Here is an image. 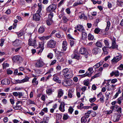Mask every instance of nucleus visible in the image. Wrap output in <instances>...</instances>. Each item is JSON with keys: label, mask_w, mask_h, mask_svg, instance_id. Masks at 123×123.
Instances as JSON below:
<instances>
[{"label": "nucleus", "mask_w": 123, "mask_h": 123, "mask_svg": "<svg viewBox=\"0 0 123 123\" xmlns=\"http://www.w3.org/2000/svg\"><path fill=\"white\" fill-rule=\"evenodd\" d=\"M35 67L37 68H41L45 65V63L42 59L37 60L35 63Z\"/></svg>", "instance_id": "nucleus-1"}, {"label": "nucleus", "mask_w": 123, "mask_h": 123, "mask_svg": "<svg viewBox=\"0 0 123 123\" xmlns=\"http://www.w3.org/2000/svg\"><path fill=\"white\" fill-rule=\"evenodd\" d=\"M56 8V6L55 4H52L50 5L46 8L47 13H51L54 11Z\"/></svg>", "instance_id": "nucleus-2"}, {"label": "nucleus", "mask_w": 123, "mask_h": 123, "mask_svg": "<svg viewBox=\"0 0 123 123\" xmlns=\"http://www.w3.org/2000/svg\"><path fill=\"white\" fill-rule=\"evenodd\" d=\"M29 78V77L26 76L25 78L23 79L22 80H14L13 82L15 84H21L24 83L25 82L28 81Z\"/></svg>", "instance_id": "nucleus-3"}, {"label": "nucleus", "mask_w": 123, "mask_h": 123, "mask_svg": "<svg viewBox=\"0 0 123 123\" xmlns=\"http://www.w3.org/2000/svg\"><path fill=\"white\" fill-rule=\"evenodd\" d=\"M110 39L112 41V46L110 47V49H114L117 48L118 45L116 44V39L114 37H111L110 38Z\"/></svg>", "instance_id": "nucleus-4"}, {"label": "nucleus", "mask_w": 123, "mask_h": 123, "mask_svg": "<svg viewBox=\"0 0 123 123\" xmlns=\"http://www.w3.org/2000/svg\"><path fill=\"white\" fill-rule=\"evenodd\" d=\"M71 57L72 59H74L78 60L80 59V56L78 54V51L77 50H74L73 53L71 55Z\"/></svg>", "instance_id": "nucleus-5"}, {"label": "nucleus", "mask_w": 123, "mask_h": 123, "mask_svg": "<svg viewBox=\"0 0 123 123\" xmlns=\"http://www.w3.org/2000/svg\"><path fill=\"white\" fill-rule=\"evenodd\" d=\"M56 42L52 40H51L47 43V46L49 47L54 48L55 47Z\"/></svg>", "instance_id": "nucleus-6"}, {"label": "nucleus", "mask_w": 123, "mask_h": 123, "mask_svg": "<svg viewBox=\"0 0 123 123\" xmlns=\"http://www.w3.org/2000/svg\"><path fill=\"white\" fill-rule=\"evenodd\" d=\"M62 83L64 86H69L73 84V81L71 80H65Z\"/></svg>", "instance_id": "nucleus-7"}, {"label": "nucleus", "mask_w": 123, "mask_h": 123, "mask_svg": "<svg viewBox=\"0 0 123 123\" xmlns=\"http://www.w3.org/2000/svg\"><path fill=\"white\" fill-rule=\"evenodd\" d=\"M36 41L35 39L32 41V39H31V37H30L28 40V45H29L36 46Z\"/></svg>", "instance_id": "nucleus-8"}, {"label": "nucleus", "mask_w": 123, "mask_h": 123, "mask_svg": "<svg viewBox=\"0 0 123 123\" xmlns=\"http://www.w3.org/2000/svg\"><path fill=\"white\" fill-rule=\"evenodd\" d=\"M79 52L81 54L86 55L88 54L86 49L84 47H82L80 48Z\"/></svg>", "instance_id": "nucleus-9"}, {"label": "nucleus", "mask_w": 123, "mask_h": 123, "mask_svg": "<svg viewBox=\"0 0 123 123\" xmlns=\"http://www.w3.org/2000/svg\"><path fill=\"white\" fill-rule=\"evenodd\" d=\"M40 16L39 13H37L33 15V19L36 21H38L40 20Z\"/></svg>", "instance_id": "nucleus-10"}, {"label": "nucleus", "mask_w": 123, "mask_h": 123, "mask_svg": "<svg viewBox=\"0 0 123 123\" xmlns=\"http://www.w3.org/2000/svg\"><path fill=\"white\" fill-rule=\"evenodd\" d=\"M122 57V56L121 55H119L114 57L112 60L111 61L113 62L116 63L120 60L121 59Z\"/></svg>", "instance_id": "nucleus-11"}, {"label": "nucleus", "mask_w": 123, "mask_h": 123, "mask_svg": "<svg viewBox=\"0 0 123 123\" xmlns=\"http://www.w3.org/2000/svg\"><path fill=\"white\" fill-rule=\"evenodd\" d=\"M74 89L73 88H70L68 91V96L70 98H72L74 95Z\"/></svg>", "instance_id": "nucleus-12"}, {"label": "nucleus", "mask_w": 123, "mask_h": 123, "mask_svg": "<svg viewBox=\"0 0 123 123\" xmlns=\"http://www.w3.org/2000/svg\"><path fill=\"white\" fill-rule=\"evenodd\" d=\"M101 51V49L97 47L94 48L92 50V52L93 54L96 55L99 53Z\"/></svg>", "instance_id": "nucleus-13"}, {"label": "nucleus", "mask_w": 123, "mask_h": 123, "mask_svg": "<svg viewBox=\"0 0 123 123\" xmlns=\"http://www.w3.org/2000/svg\"><path fill=\"white\" fill-rule=\"evenodd\" d=\"M121 87H118L116 90L117 92L113 96V99L116 98L118 96L119 94L121 93L122 91L121 90Z\"/></svg>", "instance_id": "nucleus-14"}, {"label": "nucleus", "mask_w": 123, "mask_h": 123, "mask_svg": "<svg viewBox=\"0 0 123 123\" xmlns=\"http://www.w3.org/2000/svg\"><path fill=\"white\" fill-rule=\"evenodd\" d=\"M75 28L78 31L81 32L83 31H85V29L82 26L80 25H78Z\"/></svg>", "instance_id": "nucleus-15"}, {"label": "nucleus", "mask_w": 123, "mask_h": 123, "mask_svg": "<svg viewBox=\"0 0 123 123\" xmlns=\"http://www.w3.org/2000/svg\"><path fill=\"white\" fill-rule=\"evenodd\" d=\"M22 58L19 55H15L13 57L12 60L15 62L19 61L22 60Z\"/></svg>", "instance_id": "nucleus-16"}, {"label": "nucleus", "mask_w": 123, "mask_h": 123, "mask_svg": "<svg viewBox=\"0 0 123 123\" xmlns=\"http://www.w3.org/2000/svg\"><path fill=\"white\" fill-rule=\"evenodd\" d=\"M67 43L66 41H63L62 43V49H61L63 51H66L67 48Z\"/></svg>", "instance_id": "nucleus-17"}, {"label": "nucleus", "mask_w": 123, "mask_h": 123, "mask_svg": "<svg viewBox=\"0 0 123 123\" xmlns=\"http://www.w3.org/2000/svg\"><path fill=\"white\" fill-rule=\"evenodd\" d=\"M73 74L72 71H70L65 77L66 78L69 79L70 78H72L73 77Z\"/></svg>", "instance_id": "nucleus-18"}, {"label": "nucleus", "mask_w": 123, "mask_h": 123, "mask_svg": "<svg viewBox=\"0 0 123 123\" xmlns=\"http://www.w3.org/2000/svg\"><path fill=\"white\" fill-rule=\"evenodd\" d=\"M1 84L3 85H9L10 83L9 80L8 79H5L1 81Z\"/></svg>", "instance_id": "nucleus-19"}, {"label": "nucleus", "mask_w": 123, "mask_h": 123, "mask_svg": "<svg viewBox=\"0 0 123 123\" xmlns=\"http://www.w3.org/2000/svg\"><path fill=\"white\" fill-rule=\"evenodd\" d=\"M54 92V90L52 88H48L46 90V94L48 95H50L52 94L53 92Z\"/></svg>", "instance_id": "nucleus-20"}, {"label": "nucleus", "mask_w": 123, "mask_h": 123, "mask_svg": "<svg viewBox=\"0 0 123 123\" xmlns=\"http://www.w3.org/2000/svg\"><path fill=\"white\" fill-rule=\"evenodd\" d=\"M65 104L64 102H62L61 103L59 108V109L61 111L63 112L65 111Z\"/></svg>", "instance_id": "nucleus-21"}, {"label": "nucleus", "mask_w": 123, "mask_h": 123, "mask_svg": "<svg viewBox=\"0 0 123 123\" xmlns=\"http://www.w3.org/2000/svg\"><path fill=\"white\" fill-rule=\"evenodd\" d=\"M116 85H110L109 86H107V89L108 91H111L114 90L116 88Z\"/></svg>", "instance_id": "nucleus-22"}, {"label": "nucleus", "mask_w": 123, "mask_h": 123, "mask_svg": "<svg viewBox=\"0 0 123 123\" xmlns=\"http://www.w3.org/2000/svg\"><path fill=\"white\" fill-rule=\"evenodd\" d=\"M53 80L54 81L59 83H61V81L60 80H59V78L57 76L56 74H54L53 75Z\"/></svg>", "instance_id": "nucleus-23"}, {"label": "nucleus", "mask_w": 123, "mask_h": 123, "mask_svg": "<svg viewBox=\"0 0 123 123\" xmlns=\"http://www.w3.org/2000/svg\"><path fill=\"white\" fill-rule=\"evenodd\" d=\"M103 61H101L100 62L97 63L93 66V68L95 69L98 68L103 64Z\"/></svg>", "instance_id": "nucleus-24"}, {"label": "nucleus", "mask_w": 123, "mask_h": 123, "mask_svg": "<svg viewBox=\"0 0 123 123\" xmlns=\"http://www.w3.org/2000/svg\"><path fill=\"white\" fill-rule=\"evenodd\" d=\"M42 5L41 3L38 4V10L37 11V13L40 14L42 9Z\"/></svg>", "instance_id": "nucleus-25"}, {"label": "nucleus", "mask_w": 123, "mask_h": 123, "mask_svg": "<svg viewBox=\"0 0 123 123\" xmlns=\"http://www.w3.org/2000/svg\"><path fill=\"white\" fill-rule=\"evenodd\" d=\"M21 41L18 39H16L13 42V45L15 46H18L20 44Z\"/></svg>", "instance_id": "nucleus-26"}, {"label": "nucleus", "mask_w": 123, "mask_h": 123, "mask_svg": "<svg viewBox=\"0 0 123 123\" xmlns=\"http://www.w3.org/2000/svg\"><path fill=\"white\" fill-rule=\"evenodd\" d=\"M69 72L68 68H66L64 69L62 71L63 75L65 77Z\"/></svg>", "instance_id": "nucleus-27"}, {"label": "nucleus", "mask_w": 123, "mask_h": 123, "mask_svg": "<svg viewBox=\"0 0 123 123\" xmlns=\"http://www.w3.org/2000/svg\"><path fill=\"white\" fill-rule=\"evenodd\" d=\"M37 78H34L32 80V83L33 85L34 86H37L38 83V81L37 80Z\"/></svg>", "instance_id": "nucleus-28"}, {"label": "nucleus", "mask_w": 123, "mask_h": 123, "mask_svg": "<svg viewBox=\"0 0 123 123\" xmlns=\"http://www.w3.org/2000/svg\"><path fill=\"white\" fill-rule=\"evenodd\" d=\"M49 117H46L43 118V121L41 122L40 123H48Z\"/></svg>", "instance_id": "nucleus-29"}, {"label": "nucleus", "mask_w": 123, "mask_h": 123, "mask_svg": "<svg viewBox=\"0 0 123 123\" xmlns=\"http://www.w3.org/2000/svg\"><path fill=\"white\" fill-rule=\"evenodd\" d=\"M63 91L62 89H60L58 91L57 96L58 98H60L63 96Z\"/></svg>", "instance_id": "nucleus-30"}, {"label": "nucleus", "mask_w": 123, "mask_h": 123, "mask_svg": "<svg viewBox=\"0 0 123 123\" xmlns=\"http://www.w3.org/2000/svg\"><path fill=\"white\" fill-rule=\"evenodd\" d=\"M44 41H41L39 42V47L41 48H42L41 51L44 49Z\"/></svg>", "instance_id": "nucleus-31"}, {"label": "nucleus", "mask_w": 123, "mask_h": 123, "mask_svg": "<svg viewBox=\"0 0 123 123\" xmlns=\"http://www.w3.org/2000/svg\"><path fill=\"white\" fill-rule=\"evenodd\" d=\"M82 32V38L83 40L85 39L87 37V34L85 31Z\"/></svg>", "instance_id": "nucleus-32"}, {"label": "nucleus", "mask_w": 123, "mask_h": 123, "mask_svg": "<svg viewBox=\"0 0 123 123\" xmlns=\"http://www.w3.org/2000/svg\"><path fill=\"white\" fill-rule=\"evenodd\" d=\"M83 4V3L82 1V0H80L79 2H77L74 3L73 6H75L82 4Z\"/></svg>", "instance_id": "nucleus-33"}, {"label": "nucleus", "mask_w": 123, "mask_h": 123, "mask_svg": "<svg viewBox=\"0 0 123 123\" xmlns=\"http://www.w3.org/2000/svg\"><path fill=\"white\" fill-rule=\"evenodd\" d=\"M101 74V72H99L96 74L94 75L92 77L91 79H93L94 78L99 77Z\"/></svg>", "instance_id": "nucleus-34"}, {"label": "nucleus", "mask_w": 123, "mask_h": 123, "mask_svg": "<svg viewBox=\"0 0 123 123\" xmlns=\"http://www.w3.org/2000/svg\"><path fill=\"white\" fill-rule=\"evenodd\" d=\"M104 43L105 46L106 47L110 49V44L108 42V40H104Z\"/></svg>", "instance_id": "nucleus-35"}, {"label": "nucleus", "mask_w": 123, "mask_h": 123, "mask_svg": "<svg viewBox=\"0 0 123 123\" xmlns=\"http://www.w3.org/2000/svg\"><path fill=\"white\" fill-rule=\"evenodd\" d=\"M50 37L49 36L44 37L43 36L42 37H39L38 38L39 39L42 41H44L46 39H47Z\"/></svg>", "instance_id": "nucleus-36"}, {"label": "nucleus", "mask_w": 123, "mask_h": 123, "mask_svg": "<svg viewBox=\"0 0 123 123\" xmlns=\"http://www.w3.org/2000/svg\"><path fill=\"white\" fill-rule=\"evenodd\" d=\"M117 3L119 6H123V0H117Z\"/></svg>", "instance_id": "nucleus-37"}, {"label": "nucleus", "mask_w": 123, "mask_h": 123, "mask_svg": "<svg viewBox=\"0 0 123 123\" xmlns=\"http://www.w3.org/2000/svg\"><path fill=\"white\" fill-rule=\"evenodd\" d=\"M44 29L43 27L40 26L38 30V32L40 33H42L44 31Z\"/></svg>", "instance_id": "nucleus-38"}, {"label": "nucleus", "mask_w": 123, "mask_h": 123, "mask_svg": "<svg viewBox=\"0 0 123 123\" xmlns=\"http://www.w3.org/2000/svg\"><path fill=\"white\" fill-rule=\"evenodd\" d=\"M95 45L98 47L101 48L102 47V44L99 41H97Z\"/></svg>", "instance_id": "nucleus-39"}, {"label": "nucleus", "mask_w": 123, "mask_h": 123, "mask_svg": "<svg viewBox=\"0 0 123 123\" xmlns=\"http://www.w3.org/2000/svg\"><path fill=\"white\" fill-rule=\"evenodd\" d=\"M123 100V97H120L117 99V103L119 105H121L122 101Z\"/></svg>", "instance_id": "nucleus-40"}, {"label": "nucleus", "mask_w": 123, "mask_h": 123, "mask_svg": "<svg viewBox=\"0 0 123 123\" xmlns=\"http://www.w3.org/2000/svg\"><path fill=\"white\" fill-rule=\"evenodd\" d=\"M94 38V37L93 35L91 34H89L88 36V39L89 40H93Z\"/></svg>", "instance_id": "nucleus-41"}, {"label": "nucleus", "mask_w": 123, "mask_h": 123, "mask_svg": "<svg viewBox=\"0 0 123 123\" xmlns=\"http://www.w3.org/2000/svg\"><path fill=\"white\" fill-rule=\"evenodd\" d=\"M79 17L80 19H86L87 18L85 16L84 14L83 13H81L80 15H79Z\"/></svg>", "instance_id": "nucleus-42"}, {"label": "nucleus", "mask_w": 123, "mask_h": 123, "mask_svg": "<svg viewBox=\"0 0 123 123\" xmlns=\"http://www.w3.org/2000/svg\"><path fill=\"white\" fill-rule=\"evenodd\" d=\"M55 36L56 37L58 38H61L62 37V34L60 32L56 33Z\"/></svg>", "instance_id": "nucleus-43"}, {"label": "nucleus", "mask_w": 123, "mask_h": 123, "mask_svg": "<svg viewBox=\"0 0 123 123\" xmlns=\"http://www.w3.org/2000/svg\"><path fill=\"white\" fill-rule=\"evenodd\" d=\"M101 31V29L99 28H96L95 29L94 31L95 33L98 34Z\"/></svg>", "instance_id": "nucleus-44"}, {"label": "nucleus", "mask_w": 123, "mask_h": 123, "mask_svg": "<svg viewBox=\"0 0 123 123\" xmlns=\"http://www.w3.org/2000/svg\"><path fill=\"white\" fill-rule=\"evenodd\" d=\"M69 118V116L67 114H63V119L65 120Z\"/></svg>", "instance_id": "nucleus-45"}, {"label": "nucleus", "mask_w": 123, "mask_h": 123, "mask_svg": "<svg viewBox=\"0 0 123 123\" xmlns=\"http://www.w3.org/2000/svg\"><path fill=\"white\" fill-rule=\"evenodd\" d=\"M9 66V65L8 64L6 63L5 62L3 63L2 64V66L3 68L4 69L8 67Z\"/></svg>", "instance_id": "nucleus-46"}, {"label": "nucleus", "mask_w": 123, "mask_h": 123, "mask_svg": "<svg viewBox=\"0 0 123 123\" xmlns=\"http://www.w3.org/2000/svg\"><path fill=\"white\" fill-rule=\"evenodd\" d=\"M53 22V21L52 19L47 20L46 21V23L47 25H50Z\"/></svg>", "instance_id": "nucleus-47"}, {"label": "nucleus", "mask_w": 123, "mask_h": 123, "mask_svg": "<svg viewBox=\"0 0 123 123\" xmlns=\"http://www.w3.org/2000/svg\"><path fill=\"white\" fill-rule=\"evenodd\" d=\"M53 56V54L51 53H49L47 55V57L50 59H52V58Z\"/></svg>", "instance_id": "nucleus-48"}, {"label": "nucleus", "mask_w": 123, "mask_h": 123, "mask_svg": "<svg viewBox=\"0 0 123 123\" xmlns=\"http://www.w3.org/2000/svg\"><path fill=\"white\" fill-rule=\"evenodd\" d=\"M62 19L64 21V22L65 23L67 22L69 20V19H68L65 16H64L62 17Z\"/></svg>", "instance_id": "nucleus-49"}, {"label": "nucleus", "mask_w": 123, "mask_h": 123, "mask_svg": "<svg viewBox=\"0 0 123 123\" xmlns=\"http://www.w3.org/2000/svg\"><path fill=\"white\" fill-rule=\"evenodd\" d=\"M74 111V109L72 108V107L70 106L68 109V112L70 114H71L73 111Z\"/></svg>", "instance_id": "nucleus-50"}, {"label": "nucleus", "mask_w": 123, "mask_h": 123, "mask_svg": "<svg viewBox=\"0 0 123 123\" xmlns=\"http://www.w3.org/2000/svg\"><path fill=\"white\" fill-rule=\"evenodd\" d=\"M121 116V115H118L116 119H115H115H113V121L115 122L116 121H118L119 120V118Z\"/></svg>", "instance_id": "nucleus-51"}, {"label": "nucleus", "mask_w": 123, "mask_h": 123, "mask_svg": "<svg viewBox=\"0 0 123 123\" xmlns=\"http://www.w3.org/2000/svg\"><path fill=\"white\" fill-rule=\"evenodd\" d=\"M107 5L108 8H111L113 6L112 3L109 2H108Z\"/></svg>", "instance_id": "nucleus-52"}, {"label": "nucleus", "mask_w": 123, "mask_h": 123, "mask_svg": "<svg viewBox=\"0 0 123 123\" xmlns=\"http://www.w3.org/2000/svg\"><path fill=\"white\" fill-rule=\"evenodd\" d=\"M86 118L85 117H82L81 119V121L82 122L85 123L86 122Z\"/></svg>", "instance_id": "nucleus-53"}, {"label": "nucleus", "mask_w": 123, "mask_h": 123, "mask_svg": "<svg viewBox=\"0 0 123 123\" xmlns=\"http://www.w3.org/2000/svg\"><path fill=\"white\" fill-rule=\"evenodd\" d=\"M13 108L15 110H20L21 108V107L20 106L16 105V106L13 107Z\"/></svg>", "instance_id": "nucleus-54"}, {"label": "nucleus", "mask_w": 123, "mask_h": 123, "mask_svg": "<svg viewBox=\"0 0 123 123\" xmlns=\"http://www.w3.org/2000/svg\"><path fill=\"white\" fill-rule=\"evenodd\" d=\"M18 22V21L16 19L14 21V22L15 23H14L13 25V29H14L16 27V26L17 25V23Z\"/></svg>", "instance_id": "nucleus-55"}, {"label": "nucleus", "mask_w": 123, "mask_h": 123, "mask_svg": "<svg viewBox=\"0 0 123 123\" xmlns=\"http://www.w3.org/2000/svg\"><path fill=\"white\" fill-rule=\"evenodd\" d=\"M114 72V75L115 76L118 77L120 73L118 71H115Z\"/></svg>", "instance_id": "nucleus-56"}, {"label": "nucleus", "mask_w": 123, "mask_h": 123, "mask_svg": "<svg viewBox=\"0 0 123 123\" xmlns=\"http://www.w3.org/2000/svg\"><path fill=\"white\" fill-rule=\"evenodd\" d=\"M117 69L120 70H123V64H121L117 68Z\"/></svg>", "instance_id": "nucleus-57"}, {"label": "nucleus", "mask_w": 123, "mask_h": 123, "mask_svg": "<svg viewBox=\"0 0 123 123\" xmlns=\"http://www.w3.org/2000/svg\"><path fill=\"white\" fill-rule=\"evenodd\" d=\"M53 17V14L52 13H51L48 15V17L50 19H52Z\"/></svg>", "instance_id": "nucleus-58"}, {"label": "nucleus", "mask_w": 123, "mask_h": 123, "mask_svg": "<svg viewBox=\"0 0 123 123\" xmlns=\"http://www.w3.org/2000/svg\"><path fill=\"white\" fill-rule=\"evenodd\" d=\"M96 99V98L95 97H94L92 98H91L89 100L90 102L92 103L95 101Z\"/></svg>", "instance_id": "nucleus-59"}, {"label": "nucleus", "mask_w": 123, "mask_h": 123, "mask_svg": "<svg viewBox=\"0 0 123 123\" xmlns=\"http://www.w3.org/2000/svg\"><path fill=\"white\" fill-rule=\"evenodd\" d=\"M5 40L4 39H1L0 40V45L1 46H2L4 44Z\"/></svg>", "instance_id": "nucleus-60"}, {"label": "nucleus", "mask_w": 123, "mask_h": 123, "mask_svg": "<svg viewBox=\"0 0 123 123\" xmlns=\"http://www.w3.org/2000/svg\"><path fill=\"white\" fill-rule=\"evenodd\" d=\"M84 85L86 86H88L89 84V81L87 80L84 81Z\"/></svg>", "instance_id": "nucleus-61"}, {"label": "nucleus", "mask_w": 123, "mask_h": 123, "mask_svg": "<svg viewBox=\"0 0 123 123\" xmlns=\"http://www.w3.org/2000/svg\"><path fill=\"white\" fill-rule=\"evenodd\" d=\"M66 11L67 14H69L71 13L70 9L69 8H66Z\"/></svg>", "instance_id": "nucleus-62"}, {"label": "nucleus", "mask_w": 123, "mask_h": 123, "mask_svg": "<svg viewBox=\"0 0 123 123\" xmlns=\"http://www.w3.org/2000/svg\"><path fill=\"white\" fill-rule=\"evenodd\" d=\"M117 79H112L111 80V83H112L114 84L117 82Z\"/></svg>", "instance_id": "nucleus-63"}, {"label": "nucleus", "mask_w": 123, "mask_h": 123, "mask_svg": "<svg viewBox=\"0 0 123 123\" xmlns=\"http://www.w3.org/2000/svg\"><path fill=\"white\" fill-rule=\"evenodd\" d=\"M45 98L46 97L45 95H42L41 99L42 100L44 101H45Z\"/></svg>", "instance_id": "nucleus-64"}]
</instances>
